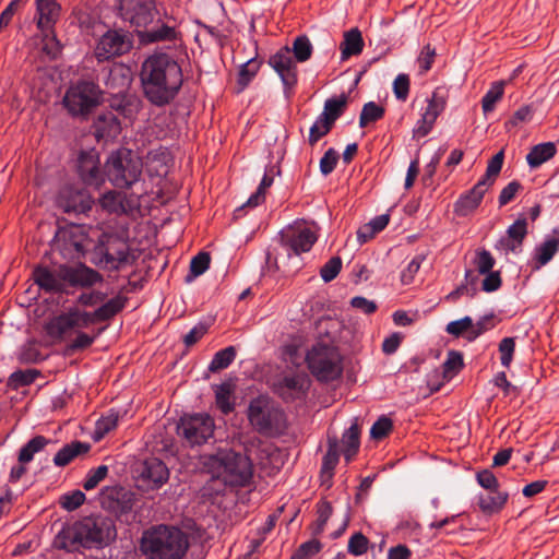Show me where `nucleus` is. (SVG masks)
<instances>
[{
	"mask_svg": "<svg viewBox=\"0 0 559 559\" xmlns=\"http://www.w3.org/2000/svg\"><path fill=\"white\" fill-rule=\"evenodd\" d=\"M236 358V349L234 346H228L218 350L210 362L209 369L212 372L219 371L227 368Z\"/></svg>",
	"mask_w": 559,
	"mask_h": 559,
	"instance_id": "41",
	"label": "nucleus"
},
{
	"mask_svg": "<svg viewBox=\"0 0 559 559\" xmlns=\"http://www.w3.org/2000/svg\"><path fill=\"white\" fill-rule=\"evenodd\" d=\"M120 122L112 112L99 116L95 122L96 136L99 139H114L120 133Z\"/></svg>",
	"mask_w": 559,
	"mask_h": 559,
	"instance_id": "25",
	"label": "nucleus"
},
{
	"mask_svg": "<svg viewBox=\"0 0 559 559\" xmlns=\"http://www.w3.org/2000/svg\"><path fill=\"white\" fill-rule=\"evenodd\" d=\"M169 478V471L165 463L156 457L144 461L139 481L147 489L159 488Z\"/></svg>",
	"mask_w": 559,
	"mask_h": 559,
	"instance_id": "16",
	"label": "nucleus"
},
{
	"mask_svg": "<svg viewBox=\"0 0 559 559\" xmlns=\"http://www.w3.org/2000/svg\"><path fill=\"white\" fill-rule=\"evenodd\" d=\"M57 202L64 212L84 213L92 209L93 199L83 189L66 187L60 191Z\"/></svg>",
	"mask_w": 559,
	"mask_h": 559,
	"instance_id": "17",
	"label": "nucleus"
},
{
	"mask_svg": "<svg viewBox=\"0 0 559 559\" xmlns=\"http://www.w3.org/2000/svg\"><path fill=\"white\" fill-rule=\"evenodd\" d=\"M445 331L455 337L465 334L467 338V335H471L472 332V318L464 317L460 320L451 321L447 324Z\"/></svg>",
	"mask_w": 559,
	"mask_h": 559,
	"instance_id": "52",
	"label": "nucleus"
},
{
	"mask_svg": "<svg viewBox=\"0 0 559 559\" xmlns=\"http://www.w3.org/2000/svg\"><path fill=\"white\" fill-rule=\"evenodd\" d=\"M359 427L357 419L355 418L350 427L342 436V452L347 462H349L357 453L360 441H359Z\"/></svg>",
	"mask_w": 559,
	"mask_h": 559,
	"instance_id": "26",
	"label": "nucleus"
},
{
	"mask_svg": "<svg viewBox=\"0 0 559 559\" xmlns=\"http://www.w3.org/2000/svg\"><path fill=\"white\" fill-rule=\"evenodd\" d=\"M384 115V108L374 102H369L364 105L359 117V126L366 127L370 122L381 119Z\"/></svg>",
	"mask_w": 559,
	"mask_h": 559,
	"instance_id": "45",
	"label": "nucleus"
},
{
	"mask_svg": "<svg viewBox=\"0 0 559 559\" xmlns=\"http://www.w3.org/2000/svg\"><path fill=\"white\" fill-rule=\"evenodd\" d=\"M117 536L116 526H62L56 535V548L76 551L81 548H99Z\"/></svg>",
	"mask_w": 559,
	"mask_h": 559,
	"instance_id": "6",
	"label": "nucleus"
},
{
	"mask_svg": "<svg viewBox=\"0 0 559 559\" xmlns=\"http://www.w3.org/2000/svg\"><path fill=\"white\" fill-rule=\"evenodd\" d=\"M556 154V146L552 142L540 143L532 147L526 155V162L531 168H537L552 158Z\"/></svg>",
	"mask_w": 559,
	"mask_h": 559,
	"instance_id": "27",
	"label": "nucleus"
},
{
	"mask_svg": "<svg viewBox=\"0 0 559 559\" xmlns=\"http://www.w3.org/2000/svg\"><path fill=\"white\" fill-rule=\"evenodd\" d=\"M216 396V404L219 407V409L224 414H228L233 411V403L230 402L231 397V388L228 383H223L219 386H217L215 391Z\"/></svg>",
	"mask_w": 559,
	"mask_h": 559,
	"instance_id": "49",
	"label": "nucleus"
},
{
	"mask_svg": "<svg viewBox=\"0 0 559 559\" xmlns=\"http://www.w3.org/2000/svg\"><path fill=\"white\" fill-rule=\"evenodd\" d=\"M269 63L280 75L285 87L292 88L295 86L297 83V67L292 57L290 48H281L270 58Z\"/></svg>",
	"mask_w": 559,
	"mask_h": 559,
	"instance_id": "15",
	"label": "nucleus"
},
{
	"mask_svg": "<svg viewBox=\"0 0 559 559\" xmlns=\"http://www.w3.org/2000/svg\"><path fill=\"white\" fill-rule=\"evenodd\" d=\"M445 108V97L440 90H436L431 97L427 100V106L421 112V116L432 122H436L439 115Z\"/></svg>",
	"mask_w": 559,
	"mask_h": 559,
	"instance_id": "33",
	"label": "nucleus"
},
{
	"mask_svg": "<svg viewBox=\"0 0 559 559\" xmlns=\"http://www.w3.org/2000/svg\"><path fill=\"white\" fill-rule=\"evenodd\" d=\"M248 417L253 427L259 431L271 428L273 421V408L267 397L259 396L251 401Z\"/></svg>",
	"mask_w": 559,
	"mask_h": 559,
	"instance_id": "19",
	"label": "nucleus"
},
{
	"mask_svg": "<svg viewBox=\"0 0 559 559\" xmlns=\"http://www.w3.org/2000/svg\"><path fill=\"white\" fill-rule=\"evenodd\" d=\"M63 277L67 280V284L80 287H92L103 281V276L97 271L83 264L66 265Z\"/></svg>",
	"mask_w": 559,
	"mask_h": 559,
	"instance_id": "20",
	"label": "nucleus"
},
{
	"mask_svg": "<svg viewBox=\"0 0 559 559\" xmlns=\"http://www.w3.org/2000/svg\"><path fill=\"white\" fill-rule=\"evenodd\" d=\"M310 388V378L305 372L286 374L276 385L275 390L285 401L304 399Z\"/></svg>",
	"mask_w": 559,
	"mask_h": 559,
	"instance_id": "14",
	"label": "nucleus"
},
{
	"mask_svg": "<svg viewBox=\"0 0 559 559\" xmlns=\"http://www.w3.org/2000/svg\"><path fill=\"white\" fill-rule=\"evenodd\" d=\"M103 210L111 214H128L138 206L136 202L127 200L120 192L109 191L99 199Z\"/></svg>",
	"mask_w": 559,
	"mask_h": 559,
	"instance_id": "23",
	"label": "nucleus"
},
{
	"mask_svg": "<svg viewBox=\"0 0 559 559\" xmlns=\"http://www.w3.org/2000/svg\"><path fill=\"white\" fill-rule=\"evenodd\" d=\"M17 359L22 364H37L45 359L35 341L24 343L17 352Z\"/></svg>",
	"mask_w": 559,
	"mask_h": 559,
	"instance_id": "37",
	"label": "nucleus"
},
{
	"mask_svg": "<svg viewBox=\"0 0 559 559\" xmlns=\"http://www.w3.org/2000/svg\"><path fill=\"white\" fill-rule=\"evenodd\" d=\"M425 257L419 254L413 258L407 266L401 273V282L403 285H409L413 283L415 275L418 273Z\"/></svg>",
	"mask_w": 559,
	"mask_h": 559,
	"instance_id": "55",
	"label": "nucleus"
},
{
	"mask_svg": "<svg viewBox=\"0 0 559 559\" xmlns=\"http://www.w3.org/2000/svg\"><path fill=\"white\" fill-rule=\"evenodd\" d=\"M189 548L180 526H151L140 539L139 549L147 559H181Z\"/></svg>",
	"mask_w": 559,
	"mask_h": 559,
	"instance_id": "4",
	"label": "nucleus"
},
{
	"mask_svg": "<svg viewBox=\"0 0 559 559\" xmlns=\"http://www.w3.org/2000/svg\"><path fill=\"white\" fill-rule=\"evenodd\" d=\"M503 159V151H500L495 156H492L488 162L486 174L478 182H484L487 188H490L501 171Z\"/></svg>",
	"mask_w": 559,
	"mask_h": 559,
	"instance_id": "39",
	"label": "nucleus"
},
{
	"mask_svg": "<svg viewBox=\"0 0 559 559\" xmlns=\"http://www.w3.org/2000/svg\"><path fill=\"white\" fill-rule=\"evenodd\" d=\"M273 183V177L265 174L260 182L258 190L248 199L247 203L242 207H255L264 201L265 190Z\"/></svg>",
	"mask_w": 559,
	"mask_h": 559,
	"instance_id": "53",
	"label": "nucleus"
},
{
	"mask_svg": "<svg viewBox=\"0 0 559 559\" xmlns=\"http://www.w3.org/2000/svg\"><path fill=\"white\" fill-rule=\"evenodd\" d=\"M392 429V421L388 417L379 418L370 429L371 438L380 440L385 437Z\"/></svg>",
	"mask_w": 559,
	"mask_h": 559,
	"instance_id": "64",
	"label": "nucleus"
},
{
	"mask_svg": "<svg viewBox=\"0 0 559 559\" xmlns=\"http://www.w3.org/2000/svg\"><path fill=\"white\" fill-rule=\"evenodd\" d=\"M78 173L86 185L100 187L105 178L100 170L99 154L96 150L81 152L78 158Z\"/></svg>",
	"mask_w": 559,
	"mask_h": 559,
	"instance_id": "13",
	"label": "nucleus"
},
{
	"mask_svg": "<svg viewBox=\"0 0 559 559\" xmlns=\"http://www.w3.org/2000/svg\"><path fill=\"white\" fill-rule=\"evenodd\" d=\"M66 265L50 270L45 266H38L33 272L35 283L46 292L58 293L62 292L67 285V280L63 277Z\"/></svg>",
	"mask_w": 559,
	"mask_h": 559,
	"instance_id": "18",
	"label": "nucleus"
},
{
	"mask_svg": "<svg viewBox=\"0 0 559 559\" xmlns=\"http://www.w3.org/2000/svg\"><path fill=\"white\" fill-rule=\"evenodd\" d=\"M559 250V237L552 236L547 238L535 249V259L537 266L547 264Z\"/></svg>",
	"mask_w": 559,
	"mask_h": 559,
	"instance_id": "31",
	"label": "nucleus"
},
{
	"mask_svg": "<svg viewBox=\"0 0 559 559\" xmlns=\"http://www.w3.org/2000/svg\"><path fill=\"white\" fill-rule=\"evenodd\" d=\"M306 361L311 373L323 382L333 381L342 374V358L333 346L317 344L307 353Z\"/></svg>",
	"mask_w": 559,
	"mask_h": 559,
	"instance_id": "9",
	"label": "nucleus"
},
{
	"mask_svg": "<svg viewBox=\"0 0 559 559\" xmlns=\"http://www.w3.org/2000/svg\"><path fill=\"white\" fill-rule=\"evenodd\" d=\"M106 297V293H103L100 290H92L87 293H82L78 298V302L84 307H94L98 304L104 302Z\"/></svg>",
	"mask_w": 559,
	"mask_h": 559,
	"instance_id": "63",
	"label": "nucleus"
},
{
	"mask_svg": "<svg viewBox=\"0 0 559 559\" xmlns=\"http://www.w3.org/2000/svg\"><path fill=\"white\" fill-rule=\"evenodd\" d=\"M132 47V40L124 31L109 29L97 41L94 53L98 61L124 55Z\"/></svg>",
	"mask_w": 559,
	"mask_h": 559,
	"instance_id": "12",
	"label": "nucleus"
},
{
	"mask_svg": "<svg viewBox=\"0 0 559 559\" xmlns=\"http://www.w3.org/2000/svg\"><path fill=\"white\" fill-rule=\"evenodd\" d=\"M493 328V316H484L477 322L472 321V332L467 335L468 341L476 340L479 335Z\"/></svg>",
	"mask_w": 559,
	"mask_h": 559,
	"instance_id": "59",
	"label": "nucleus"
},
{
	"mask_svg": "<svg viewBox=\"0 0 559 559\" xmlns=\"http://www.w3.org/2000/svg\"><path fill=\"white\" fill-rule=\"evenodd\" d=\"M504 93V82H493L481 99V108L485 115L493 111L496 104L501 100Z\"/></svg>",
	"mask_w": 559,
	"mask_h": 559,
	"instance_id": "34",
	"label": "nucleus"
},
{
	"mask_svg": "<svg viewBox=\"0 0 559 559\" xmlns=\"http://www.w3.org/2000/svg\"><path fill=\"white\" fill-rule=\"evenodd\" d=\"M201 460L206 472L225 485L243 487L253 476L250 459L233 450H219L214 454L203 455Z\"/></svg>",
	"mask_w": 559,
	"mask_h": 559,
	"instance_id": "5",
	"label": "nucleus"
},
{
	"mask_svg": "<svg viewBox=\"0 0 559 559\" xmlns=\"http://www.w3.org/2000/svg\"><path fill=\"white\" fill-rule=\"evenodd\" d=\"M104 259L110 267H120L129 259L128 245L119 240L109 242L105 249Z\"/></svg>",
	"mask_w": 559,
	"mask_h": 559,
	"instance_id": "24",
	"label": "nucleus"
},
{
	"mask_svg": "<svg viewBox=\"0 0 559 559\" xmlns=\"http://www.w3.org/2000/svg\"><path fill=\"white\" fill-rule=\"evenodd\" d=\"M409 84V78L407 74L401 73L395 78L393 82V93L399 100L405 102L407 99Z\"/></svg>",
	"mask_w": 559,
	"mask_h": 559,
	"instance_id": "60",
	"label": "nucleus"
},
{
	"mask_svg": "<svg viewBox=\"0 0 559 559\" xmlns=\"http://www.w3.org/2000/svg\"><path fill=\"white\" fill-rule=\"evenodd\" d=\"M507 500L508 493L495 490L479 497V507L483 512L493 514L502 510Z\"/></svg>",
	"mask_w": 559,
	"mask_h": 559,
	"instance_id": "29",
	"label": "nucleus"
},
{
	"mask_svg": "<svg viewBox=\"0 0 559 559\" xmlns=\"http://www.w3.org/2000/svg\"><path fill=\"white\" fill-rule=\"evenodd\" d=\"M73 335L74 337L67 345V350L70 353H75L90 347L95 342L98 333L91 335L83 332V330H76Z\"/></svg>",
	"mask_w": 559,
	"mask_h": 559,
	"instance_id": "42",
	"label": "nucleus"
},
{
	"mask_svg": "<svg viewBox=\"0 0 559 559\" xmlns=\"http://www.w3.org/2000/svg\"><path fill=\"white\" fill-rule=\"evenodd\" d=\"M38 21L41 31H50L60 17L61 7L55 0H36Z\"/></svg>",
	"mask_w": 559,
	"mask_h": 559,
	"instance_id": "22",
	"label": "nucleus"
},
{
	"mask_svg": "<svg viewBox=\"0 0 559 559\" xmlns=\"http://www.w3.org/2000/svg\"><path fill=\"white\" fill-rule=\"evenodd\" d=\"M346 105L347 96L345 94L329 98L325 100L323 111L320 115L334 124L336 119L343 114Z\"/></svg>",
	"mask_w": 559,
	"mask_h": 559,
	"instance_id": "32",
	"label": "nucleus"
},
{
	"mask_svg": "<svg viewBox=\"0 0 559 559\" xmlns=\"http://www.w3.org/2000/svg\"><path fill=\"white\" fill-rule=\"evenodd\" d=\"M108 475V466L99 465L96 468H92L87 472L86 477L83 481V488L85 490H92L98 486Z\"/></svg>",
	"mask_w": 559,
	"mask_h": 559,
	"instance_id": "48",
	"label": "nucleus"
},
{
	"mask_svg": "<svg viewBox=\"0 0 559 559\" xmlns=\"http://www.w3.org/2000/svg\"><path fill=\"white\" fill-rule=\"evenodd\" d=\"M118 3L119 15L139 29L141 41L156 43L176 38L175 20L168 19L150 27L158 15L154 0H118Z\"/></svg>",
	"mask_w": 559,
	"mask_h": 559,
	"instance_id": "3",
	"label": "nucleus"
},
{
	"mask_svg": "<svg viewBox=\"0 0 559 559\" xmlns=\"http://www.w3.org/2000/svg\"><path fill=\"white\" fill-rule=\"evenodd\" d=\"M463 368V356L461 353L452 350L449 352L445 361L443 362V377L451 380Z\"/></svg>",
	"mask_w": 559,
	"mask_h": 559,
	"instance_id": "46",
	"label": "nucleus"
},
{
	"mask_svg": "<svg viewBox=\"0 0 559 559\" xmlns=\"http://www.w3.org/2000/svg\"><path fill=\"white\" fill-rule=\"evenodd\" d=\"M119 420V415L117 412L109 411L105 416L99 418L96 421L95 430L93 433V438L95 441H99L103 439L108 432L114 430Z\"/></svg>",
	"mask_w": 559,
	"mask_h": 559,
	"instance_id": "35",
	"label": "nucleus"
},
{
	"mask_svg": "<svg viewBox=\"0 0 559 559\" xmlns=\"http://www.w3.org/2000/svg\"><path fill=\"white\" fill-rule=\"evenodd\" d=\"M341 269V258L333 257L321 267L320 275L325 283H329L338 275Z\"/></svg>",
	"mask_w": 559,
	"mask_h": 559,
	"instance_id": "56",
	"label": "nucleus"
},
{
	"mask_svg": "<svg viewBox=\"0 0 559 559\" xmlns=\"http://www.w3.org/2000/svg\"><path fill=\"white\" fill-rule=\"evenodd\" d=\"M322 549V544L318 539H311L302 543L294 552L290 559H310Z\"/></svg>",
	"mask_w": 559,
	"mask_h": 559,
	"instance_id": "51",
	"label": "nucleus"
},
{
	"mask_svg": "<svg viewBox=\"0 0 559 559\" xmlns=\"http://www.w3.org/2000/svg\"><path fill=\"white\" fill-rule=\"evenodd\" d=\"M88 450V444L82 442H73L71 444L63 447L61 450L57 452V454L53 457V463L57 466H66L79 454L85 453Z\"/></svg>",
	"mask_w": 559,
	"mask_h": 559,
	"instance_id": "30",
	"label": "nucleus"
},
{
	"mask_svg": "<svg viewBox=\"0 0 559 559\" xmlns=\"http://www.w3.org/2000/svg\"><path fill=\"white\" fill-rule=\"evenodd\" d=\"M369 539L360 532H355L348 540L347 551L354 556H361L367 552Z\"/></svg>",
	"mask_w": 559,
	"mask_h": 559,
	"instance_id": "50",
	"label": "nucleus"
},
{
	"mask_svg": "<svg viewBox=\"0 0 559 559\" xmlns=\"http://www.w3.org/2000/svg\"><path fill=\"white\" fill-rule=\"evenodd\" d=\"M338 462V444L336 439L329 440V449L323 457L321 473L322 476L331 478L333 469Z\"/></svg>",
	"mask_w": 559,
	"mask_h": 559,
	"instance_id": "40",
	"label": "nucleus"
},
{
	"mask_svg": "<svg viewBox=\"0 0 559 559\" xmlns=\"http://www.w3.org/2000/svg\"><path fill=\"white\" fill-rule=\"evenodd\" d=\"M489 188L484 182H477L469 191L462 194L454 204V212L459 216H467L473 213L481 203V200Z\"/></svg>",
	"mask_w": 559,
	"mask_h": 559,
	"instance_id": "21",
	"label": "nucleus"
},
{
	"mask_svg": "<svg viewBox=\"0 0 559 559\" xmlns=\"http://www.w3.org/2000/svg\"><path fill=\"white\" fill-rule=\"evenodd\" d=\"M364 48L361 33L357 28H352L344 34L341 44V59L346 60L350 56L359 55Z\"/></svg>",
	"mask_w": 559,
	"mask_h": 559,
	"instance_id": "28",
	"label": "nucleus"
},
{
	"mask_svg": "<svg viewBox=\"0 0 559 559\" xmlns=\"http://www.w3.org/2000/svg\"><path fill=\"white\" fill-rule=\"evenodd\" d=\"M533 117V108L528 105L520 107L513 116L508 120L507 127H519L522 123L531 121Z\"/></svg>",
	"mask_w": 559,
	"mask_h": 559,
	"instance_id": "61",
	"label": "nucleus"
},
{
	"mask_svg": "<svg viewBox=\"0 0 559 559\" xmlns=\"http://www.w3.org/2000/svg\"><path fill=\"white\" fill-rule=\"evenodd\" d=\"M317 239V231L313 227L306 225L288 227L281 235V246L276 253L275 262L287 265L292 264V267L299 269L301 263L297 258L301 253L308 252Z\"/></svg>",
	"mask_w": 559,
	"mask_h": 559,
	"instance_id": "7",
	"label": "nucleus"
},
{
	"mask_svg": "<svg viewBox=\"0 0 559 559\" xmlns=\"http://www.w3.org/2000/svg\"><path fill=\"white\" fill-rule=\"evenodd\" d=\"M106 176L118 188L135 183L142 174V159L130 150H119L109 155L106 162Z\"/></svg>",
	"mask_w": 559,
	"mask_h": 559,
	"instance_id": "8",
	"label": "nucleus"
},
{
	"mask_svg": "<svg viewBox=\"0 0 559 559\" xmlns=\"http://www.w3.org/2000/svg\"><path fill=\"white\" fill-rule=\"evenodd\" d=\"M48 443V440L43 436H36L22 447L19 453V462L21 464L29 463L34 455L40 452Z\"/></svg>",
	"mask_w": 559,
	"mask_h": 559,
	"instance_id": "36",
	"label": "nucleus"
},
{
	"mask_svg": "<svg viewBox=\"0 0 559 559\" xmlns=\"http://www.w3.org/2000/svg\"><path fill=\"white\" fill-rule=\"evenodd\" d=\"M436 58V49L430 45H426L417 57V63L420 74L428 72Z\"/></svg>",
	"mask_w": 559,
	"mask_h": 559,
	"instance_id": "57",
	"label": "nucleus"
},
{
	"mask_svg": "<svg viewBox=\"0 0 559 559\" xmlns=\"http://www.w3.org/2000/svg\"><path fill=\"white\" fill-rule=\"evenodd\" d=\"M39 376L36 369L16 370L8 379V386L17 390L22 386L32 384Z\"/></svg>",
	"mask_w": 559,
	"mask_h": 559,
	"instance_id": "38",
	"label": "nucleus"
},
{
	"mask_svg": "<svg viewBox=\"0 0 559 559\" xmlns=\"http://www.w3.org/2000/svg\"><path fill=\"white\" fill-rule=\"evenodd\" d=\"M140 79L144 95L157 106L173 100L183 81L180 66L166 53L147 57L142 63Z\"/></svg>",
	"mask_w": 559,
	"mask_h": 559,
	"instance_id": "1",
	"label": "nucleus"
},
{
	"mask_svg": "<svg viewBox=\"0 0 559 559\" xmlns=\"http://www.w3.org/2000/svg\"><path fill=\"white\" fill-rule=\"evenodd\" d=\"M312 49L313 48L309 38L302 35L295 38L293 43V48L290 50L292 53H294L296 61L305 62L310 59L312 55Z\"/></svg>",
	"mask_w": 559,
	"mask_h": 559,
	"instance_id": "44",
	"label": "nucleus"
},
{
	"mask_svg": "<svg viewBox=\"0 0 559 559\" xmlns=\"http://www.w3.org/2000/svg\"><path fill=\"white\" fill-rule=\"evenodd\" d=\"M211 257L207 252H200L190 262V272L186 277L188 283L202 275L210 266Z\"/></svg>",
	"mask_w": 559,
	"mask_h": 559,
	"instance_id": "43",
	"label": "nucleus"
},
{
	"mask_svg": "<svg viewBox=\"0 0 559 559\" xmlns=\"http://www.w3.org/2000/svg\"><path fill=\"white\" fill-rule=\"evenodd\" d=\"M85 501V493L81 490H74L70 493L63 495L60 498V504L63 509L72 511L82 506Z\"/></svg>",
	"mask_w": 559,
	"mask_h": 559,
	"instance_id": "58",
	"label": "nucleus"
},
{
	"mask_svg": "<svg viewBox=\"0 0 559 559\" xmlns=\"http://www.w3.org/2000/svg\"><path fill=\"white\" fill-rule=\"evenodd\" d=\"M515 350V341L513 337H504L499 343V353H500V361L501 365L506 368H509L512 359L513 354Z\"/></svg>",
	"mask_w": 559,
	"mask_h": 559,
	"instance_id": "54",
	"label": "nucleus"
},
{
	"mask_svg": "<svg viewBox=\"0 0 559 559\" xmlns=\"http://www.w3.org/2000/svg\"><path fill=\"white\" fill-rule=\"evenodd\" d=\"M214 420L206 414H195L181 418L178 426L179 433L191 445L206 442L214 433Z\"/></svg>",
	"mask_w": 559,
	"mask_h": 559,
	"instance_id": "11",
	"label": "nucleus"
},
{
	"mask_svg": "<svg viewBox=\"0 0 559 559\" xmlns=\"http://www.w3.org/2000/svg\"><path fill=\"white\" fill-rule=\"evenodd\" d=\"M475 265L480 274H486L492 272L495 259L492 258L490 252L483 250L477 253L475 258Z\"/></svg>",
	"mask_w": 559,
	"mask_h": 559,
	"instance_id": "62",
	"label": "nucleus"
},
{
	"mask_svg": "<svg viewBox=\"0 0 559 559\" xmlns=\"http://www.w3.org/2000/svg\"><path fill=\"white\" fill-rule=\"evenodd\" d=\"M124 304V297L116 296L92 312L80 309L79 307H70L66 311L47 320L44 325L45 334L53 343L64 342L69 340L76 330H84L97 322L111 319L123 309Z\"/></svg>",
	"mask_w": 559,
	"mask_h": 559,
	"instance_id": "2",
	"label": "nucleus"
},
{
	"mask_svg": "<svg viewBox=\"0 0 559 559\" xmlns=\"http://www.w3.org/2000/svg\"><path fill=\"white\" fill-rule=\"evenodd\" d=\"M333 127V123L330 122L326 118L319 115L316 119L314 123L310 128L309 131V143L311 145L316 144L322 136L328 134Z\"/></svg>",
	"mask_w": 559,
	"mask_h": 559,
	"instance_id": "47",
	"label": "nucleus"
},
{
	"mask_svg": "<svg viewBox=\"0 0 559 559\" xmlns=\"http://www.w3.org/2000/svg\"><path fill=\"white\" fill-rule=\"evenodd\" d=\"M99 103V90L91 82H79L69 87L63 104L72 116H84Z\"/></svg>",
	"mask_w": 559,
	"mask_h": 559,
	"instance_id": "10",
	"label": "nucleus"
}]
</instances>
